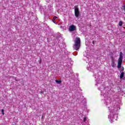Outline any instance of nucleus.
<instances>
[{
	"label": "nucleus",
	"mask_w": 125,
	"mask_h": 125,
	"mask_svg": "<svg viewBox=\"0 0 125 125\" xmlns=\"http://www.w3.org/2000/svg\"><path fill=\"white\" fill-rule=\"evenodd\" d=\"M121 67H122V63H118V66H117V68L118 69H120V68H121Z\"/></svg>",
	"instance_id": "obj_8"
},
{
	"label": "nucleus",
	"mask_w": 125,
	"mask_h": 125,
	"mask_svg": "<svg viewBox=\"0 0 125 125\" xmlns=\"http://www.w3.org/2000/svg\"><path fill=\"white\" fill-rule=\"evenodd\" d=\"M80 47H81V38L77 37L74 44L73 48L75 50H78L80 49Z\"/></svg>",
	"instance_id": "obj_1"
},
{
	"label": "nucleus",
	"mask_w": 125,
	"mask_h": 125,
	"mask_svg": "<svg viewBox=\"0 0 125 125\" xmlns=\"http://www.w3.org/2000/svg\"><path fill=\"white\" fill-rule=\"evenodd\" d=\"M43 119V116H42V119Z\"/></svg>",
	"instance_id": "obj_18"
},
{
	"label": "nucleus",
	"mask_w": 125,
	"mask_h": 125,
	"mask_svg": "<svg viewBox=\"0 0 125 125\" xmlns=\"http://www.w3.org/2000/svg\"><path fill=\"white\" fill-rule=\"evenodd\" d=\"M76 30V26L74 25H72L69 27V31L70 32H74Z\"/></svg>",
	"instance_id": "obj_3"
},
{
	"label": "nucleus",
	"mask_w": 125,
	"mask_h": 125,
	"mask_svg": "<svg viewBox=\"0 0 125 125\" xmlns=\"http://www.w3.org/2000/svg\"><path fill=\"white\" fill-rule=\"evenodd\" d=\"M122 62H123V59H118V63H120L122 64Z\"/></svg>",
	"instance_id": "obj_10"
},
{
	"label": "nucleus",
	"mask_w": 125,
	"mask_h": 125,
	"mask_svg": "<svg viewBox=\"0 0 125 125\" xmlns=\"http://www.w3.org/2000/svg\"><path fill=\"white\" fill-rule=\"evenodd\" d=\"M122 71H124V70H125V67H124V66L122 67Z\"/></svg>",
	"instance_id": "obj_15"
},
{
	"label": "nucleus",
	"mask_w": 125,
	"mask_h": 125,
	"mask_svg": "<svg viewBox=\"0 0 125 125\" xmlns=\"http://www.w3.org/2000/svg\"><path fill=\"white\" fill-rule=\"evenodd\" d=\"M119 25L120 27H122V26H123V21H119Z\"/></svg>",
	"instance_id": "obj_9"
},
{
	"label": "nucleus",
	"mask_w": 125,
	"mask_h": 125,
	"mask_svg": "<svg viewBox=\"0 0 125 125\" xmlns=\"http://www.w3.org/2000/svg\"><path fill=\"white\" fill-rule=\"evenodd\" d=\"M111 66L112 67H115V60H111Z\"/></svg>",
	"instance_id": "obj_5"
},
{
	"label": "nucleus",
	"mask_w": 125,
	"mask_h": 125,
	"mask_svg": "<svg viewBox=\"0 0 125 125\" xmlns=\"http://www.w3.org/2000/svg\"><path fill=\"white\" fill-rule=\"evenodd\" d=\"M56 83H60V84L61 83H62L61 80H56Z\"/></svg>",
	"instance_id": "obj_11"
},
{
	"label": "nucleus",
	"mask_w": 125,
	"mask_h": 125,
	"mask_svg": "<svg viewBox=\"0 0 125 125\" xmlns=\"http://www.w3.org/2000/svg\"><path fill=\"white\" fill-rule=\"evenodd\" d=\"M123 52H120L119 59H123Z\"/></svg>",
	"instance_id": "obj_6"
},
{
	"label": "nucleus",
	"mask_w": 125,
	"mask_h": 125,
	"mask_svg": "<svg viewBox=\"0 0 125 125\" xmlns=\"http://www.w3.org/2000/svg\"><path fill=\"white\" fill-rule=\"evenodd\" d=\"M123 9L125 11V5L123 6Z\"/></svg>",
	"instance_id": "obj_14"
},
{
	"label": "nucleus",
	"mask_w": 125,
	"mask_h": 125,
	"mask_svg": "<svg viewBox=\"0 0 125 125\" xmlns=\"http://www.w3.org/2000/svg\"><path fill=\"white\" fill-rule=\"evenodd\" d=\"M1 113L2 115H4V109H2L1 110Z\"/></svg>",
	"instance_id": "obj_12"
},
{
	"label": "nucleus",
	"mask_w": 125,
	"mask_h": 125,
	"mask_svg": "<svg viewBox=\"0 0 125 125\" xmlns=\"http://www.w3.org/2000/svg\"><path fill=\"white\" fill-rule=\"evenodd\" d=\"M124 76H125V73L122 72L120 75V79H123V78H124Z\"/></svg>",
	"instance_id": "obj_7"
},
{
	"label": "nucleus",
	"mask_w": 125,
	"mask_h": 125,
	"mask_svg": "<svg viewBox=\"0 0 125 125\" xmlns=\"http://www.w3.org/2000/svg\"><path fill=\"white\" fill-rule=\"evenodd\" d=\"M56 19H58V17H56V16H54L53 18V19H52V21L53 22V23H54L55 24L56 23Z\"/></svg>",
	"instance_id": "obj_4"
},
{
	"label": "nucleus",
	"mask_w": 125,
	"mask_h": 125,
	"mask_svg": "<svg viewBox=\"0 0 125 125\" xmlns=\"http://www.w3.org/2000/svg\"><path fill=\"white\" fill-rule=\"evenodd\" d=\"M92 43H93V44H94V41H92Z\"/></svg>",
	"instance_id": "obj_16"
},
{
	"label": "nucleus",
	"mask_w": 125,
	"mask_h": 125,
	"mask_svg": "<svg viewBox=\"0 0 125 125\" xmlns=\"http://www.w3.org/2000/svg\"><path fill=\"white\" fill-rule=\"evenodd\" d=\"M42 93H43V91H41V94H42Z\"/></svg>",
	"instance_id": "obj_17"
},
{
	"label": "nucleus",
	"mask_w": 125,
	"mask_h": 125,
	"mask_svg": "<svg viewBox=\"0 0 125 125\" xmlns=\"http://www.w3.org/2000/svg\"><path fill=\"white\" fill-rule=\"evenodd\" d=\"M86 121V117H84L83 118V122H85Z\"/></svg>",
	"instance_id": "obj_13"
},
{
	"label": "nucleus",
	"mask_w": 125,
	"mask_h": 125,
	"mask_svg": "<svg viewBox=\"0 0 125 125\" xmlns=\"http://www.w3.org/2000/svg\"><path fill=\"white\" fill-rule=\"evenodd\" d=\"M74 14L75 16V17L78 18L79 16H80V10H79L78 6H74Z\"/></svg>",
	"instance_id": "obj_2"
}]
</instances>
